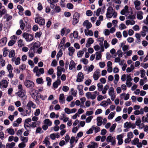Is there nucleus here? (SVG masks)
Listing matches in <instances>:
<instances>
[{
    "label": "nucleus",
    "instance_id": "4d7b16f0",
    "mask_svg": "<svg viewBox=\"0 0 148 148\" xmlns=\"http://www.w3.org/2000/svg\"><path fill=\"white\" fill-rule=\"evenodd\" d=\"M23 130V129L18 130L16 132V135L18 136H21L22 134Z\"/></svg>",
    "mask_w": 148,
    "mask_h": 148
},
{
    "label": "nucleus",
    "instance_id": "052dcab7",
    "mask_svg": "<svg viewBox=\"0 0 148 148\" xmlns=\"http://www.w3.org/2000/svg\"><path fill=\"white\" fill-rule=\"evenodd\" d=\"M100 105L101 106L105 107L108 105V104L107 103L106 101H103L100 103Z\"/></svg>",
    "mask_w": 148,
    "mask_h": 148
},
{
    "label": "nucleus",
    "instance_id": "7ed1b4c3",
    "mask_svg": "<svg viewBox=\"0 0 148 148\" xmlns=\"http://www.w3.org/2000/svg\"><path fill=\"white\" fill-rule=\"evenodd\" d=\"M79 14L77 12H75L73 16L72 24L73 25H75L78 22L79 19Z\"/></svg>",
    "mask_w": 148,
    "mask_h": 148
},
{
    "label": "nucleus",
    "instance_id": "de8ad7c7",
    "mask_svg": "<svg viewBox=\"0 0 148 148\" xmlns=\"http://www.w3.org/2000/svg\"><path fill=\"white\" fill-rule=\"evenodd\" d=\"M8 50L6 48L3 49V55L4 57H6L8 54Z\"/></svg>",
    "mask_w": 148,
    "mask_h": 148
},
{
    "label": "nucleus",
    "instance_id": "4468645a",
    "mask_svg": "<svg viewBox=\"0 0 148 148\" xmlns=\"http://www.w3.org/2000/svg\"><path fill=\"white\" fill-rule=\"evenodd\" d=\"M40 46V42L39 41H37L34 44L33 47H31V48L36 51L37 49L39 48Z\"/></svg>",
    "mask_w": 148,
    "mask_h": 148
},
{
    "label": "nucleus",
    "instance_id": "6e6552de",
    "mask_svg": "<svg viewBox=\"0 0 148 148\" xmlns=\"http://www.w3.org/2000/svg\"><path fill=\"white\" fill-rule=\"evenodd\" d=\"M31 113V109L26 107V109H24L23 112L21 113V114L23 116H27L30 115Z\"/></svg>",
    "mask_w": 148,
    "mask_h": 148
},
{
    "label": "nucleus",
    "instance_id": "f704fd0d",
    "mask_svg": "<svg viewBox=\"0 0 148 148\" xmlns=\"http://www.w3.org/2000/svg\"><path fill=\"white\" fill-rule=\"evenodd\" d=\"M15 145V143L14 142H12L11 143H7L6 148H13Z\"/></svg>",
    "mask_w": 148,
    "mask_h": 148
},
{
    "label": "nucleus",
    "instance_id": "dca6fc26",
    "mask_svg": "<svg viewBox=\"0 0 148 148\" xmlns=\"http://www.w3.org/2000/svg\"><path fill=\"white\" fill-rule=\"evenodd\" d=\"M61 82L60 78H57V80L53 84V86L55 88H57L58 86L61 84Z\"/></svg>",
    "mask_w": 148,
    "mask_h": 148
},
{
    "label": "nucleus",
    "instance_id": "5701e85b",
    "mask_svg": "<svg viewBox=\"0 0 148 148\" xmlns=\"http://www.w3.org/2000/svg\"><path fill=\"white\" fill-rule=\"evenodd\" d=\"M59 102L60 103L63 104L64 103L65 99L64 98V94H61L60 95L59 98Z\"/></svg>",
    "mask_w": 148,
    "mask_h": 148
},
{
    "label": "nucleus",
    "instance_id": "603ef678",
    "mask_svg": "<svg viewBox=\"0 0 148 148\" xmlns=\"http://www.w3.org/2000/svg\"><path fill=\"white\" fill-rule=\"evenodd\" d=\"M73 35L74 38H77L78 36V32L77 31H74L73 32V34H70V36H71Z\"/></svg>",
    "mask_w": 148,
    "mask_h": 148
},
{
    "label": "nucleus",
    "instance_id": "79ce46f5",
    "mask_svg": "<svg viewBox=\"0 0 148 148\" xmlns=\"http://www.w3.org/2000/svg\"><path fill=\"white\" fill-rule=\"evenodd\" d=\"M92 128L93 130H95V132L97 133L99 132L100 130V128L99 127H95V125H93L92 126Z\"/></svg>",
    "mask_w": 148,
    "mask_h": 148
},
{
    "label": "nucleus",
    "instance_id": "0e129e2a",
    "mask_svg": "<svg viewBox=\"0 0 148 148\" xmlns=\"http://www.w3.org/2000/svg\"><path fill=\"white\" fill-rule=\"evenodd\" d=\"M116 53L118 55V57H119L121 58L122 56L123 53L121 50H118L117 51Z\"/></svg>",
    "mask_w": 148,
    "mask_h": 148
},
{
    "label": "nucleus",
    "instance_id": "4c0bfd02",
    "mask_svg": "<svg viewBox=\"0 0 148 148\" xmlns=\"http://www.w3.org/2000/svg\"><path fill=\"white\" fill-rule=\"evenodd\" d=\"M103 85L100 83H98L97 84L98 90L99 91H102L103 89Z\"/></svg>",
    "mask_w": 148,
    "mask_h": 148
},
{
    "label": "nucleus",
    "instance_id": "c03bdc74",
    "mask_svg": "<svg viewBox=\"0 0 148 148\" xmlns=\"http://www.w3.org/2000/svg\"><path fill=\"white\" fill-rule=\"evenodd\" d=\"M18 46L19 47H21L24 45V43L23 42V40L20 39L18 42Z\"/></svg>",
    "mask_w": 148,
    "mask_h": 148
},
{
    "label": "nucleus",
    "instance_id": "a878e982",
    "mask_svg": "<svg viewBox=\"0 0 148 148\" xmlns=\"http://www.w3.org/2000/svg\"><path fill=\"white\" fill-rule=\"evenodd\" d=\"M5 61L3 59V57L2 55H0V64L2 67H3L5 66Z\"/></svg>",
    "mask_w": 148,
    "mask_h": 148
},
{
    "label": "nucleus",
    "instance_id": "a211bd4d",
    "mask_svg": "<svg viewBox=\"0 0 148 148\" xmlns=\"http://www.w3.org/2000/svg\"><path fill=\"white\" fill-rule=\"evenodd\" d=\"M83 25L84 26H86L87 29L90 28L92 26L91 24L89 22L88 20L84 21L83 23Z\"/></svg>",
    "mask_w": 148,
    "mask_h": 148
},
{
    "label": "nucleus",
    "instance_id": "09e8293b",
    "mask_svg": "<svg viewBox=\"0 0 148 148\" xmlns=\"http://www.w3.org/2000/svg\"><path fill=\"white\" fill-rule=\"evenodd\" d=\"M36 82L37 84H42L43 83V79L42 78H38L36 79Z\"/></svg>",
    "mask_w": 148,
    "mask_h": 148
},
{
    "label": "nucleus",
    "instance_id": "13d9d810",
    "mask_svg": "<svg viewBox=\"0 0 148 148\" xmlns=\"http://www.w3.org/2000/svg\"><path fill=\"white\" fill-rule=\"evenodd\" d=\"M6 13V10L5 9H3L1 11L0 10V18L1 17L2 15Z\"/></svg>",
    "mask_w": 148,
    "mask_h": 148
},
{
    "label": "nucleus",
    "instance_id": "9b49d317",
    "mask_svg": "<svg viewBox=\"0 0 148 148\" xmlns=\"http://www.w3.org/2000/svg\"><path fill=\"white\" fill-rule=\"evenodd\" d=\"M31 107L34 109H35L36 108L37 106L32 101H30L27 103L26 105V107L31 109Z\"/></svg>",
    "mask_w": 148,
    "mask_h": 148
},
{
    "label": "nucleus",
    "instance_id": "58836bf2",
    "mask_svg": "<svg viewBox=\"0 0 148 148\" xmlns=\"http://www.w3.org/2000/svg\"><path fill=\"white\" fill-rule=\"evenodd\" d=\"M20 139L21 140V141L23 142H24L25 143L27 142L28 140V138L27 137H24L23 136H21L20 138Z\"/></svg>",
    "mask_w": 148,
    "mask_h": 148
},
{
    "label": "nucleus",
    "instance_id": "ea45409f",
    "mask_svg": "<svg viewBox=\"0 0 148 148\" xmlns=\"http://www.w3.org/2000/svg\"><path fill=\"white\" fill-rule=\"evenodd\" d=\"M55 10L56 13H59L61 11V9L59 6L56 5L55 8Z\"/></svg>",
    "mask_w": 148,
    "mask_h": 148
},
{
    "label": "nucleus",
    "instance_id": "2f4dec72",
    "mask_svg": "<svg viewBox=\"0 0 148 148\" xmlns=\"http://www.w3.org/2000/svg\"><path fill=\"white\" fill-rule=\"evenodd\" d=\"M19 24L20 25V28L22 30H23L24 29L25 27V24L23 22V20L22 19H21L19 21Z\"/></svg>",
    "mask_w": 148,
    "mask_h": 148
},
{
    "label": "nucleus",
    "instance_id": "37998d69",
    "mask_svg": "<svg viewBox=\"0 0 148 148\" xmlns=\"http://www.w3.org/2000/svg\"><path fill=\"white\" fill-rule=\"evenodd\" d=\"M141 123V120L140 118H137L136 119V123H135V127H136V125L138 126L140 125V124Z\"/></svg>",
    "mask_w": 148,
    "mask_h": 148
},
{
    "label": "nucleus",
    "instance_id": "5fc2aeb1",
    "mask_svg": "<svg viewBox=\"0 0 148 148\" xmlns=\"http://www.w3.org/2000/svg\"><path fill=\"white\" fill-rule=\"evenodd\" d=\"M84 53V52L82 51H79L77 53V56L78 57L81 58L83 55Z\"/></svg>",
    "mask_w": 148,
    "mask_h": 148
},
{
    "label": "nucleus",
    "instance_id": "20e7f679",
    "mask_svg": "<svg viewBox=\"0 0 148 148\" xmlns=\"http://www.w3.org/2000/svg\"><path fill=\"white\" fill-rule=\"evenodd\" d=\"M17 94L19 97L21 98L23 101L25 100L26 99L27 96L26 95V90H23L22 91H18Z\"/></svg>",
    "mask_w": 148,
    "mask_h": 148
},
{
    "label": "nucleus",
    "instance_id": "423d86ee",
    "mask_svg": "<svg viewBox=\"0 0 148 148\" xmlns=\"http://www.w3.org/2000/svg\"><path fill=\"white\" fill-rule=\"evenodd\" d=\"M124 127L127 129L131 128L133 129L135 128L134 123H132L130 122H126L124 124Z\"/></svg>",
    "mask_w": 148,
    "mask_h": 148
},
{
    "label": "nucleus",
    "instance_id": "9d476101",
    "mask_svg": "<svg viewBox=\"0 0 148 148\" xmlns=\"http://www.w3.org/2000/svg\"><path fill=\"white\" fill-rule=\"evenodd\" d=\"M124 134H121L118 135L116 137V139L118 140V144L119 145H121L123 142V140L122 138L124 137Z\"/></svg>",
    "mask_w": 148,
    "mask_h": 148
},
{
    "label": "nucleus",
    "instance_id": "8fccbe9b",
    "mask_svg": "<svg viewBox=\"0 0 148 148\" xmlns=\"http://www.w3.org/2000/svg\"><path fill=\"white\" fill-rule=\"evenodd\" d=\"M46 80L47 82V85L50 86L51 84V78L49 77L46 78Z\"/></svg>",
    "mask_w": 148,
    "mask_h": 148
},
{
    "label": "nucleus",
    "instance_id": "c9c22d12",
    "mask_svg": "<svg viewBox=\"0 0 148 148\" xmlns=\"http://www.w3.org/2000/svg\"><path fill=\"white\" fill-rule=\"evenodd\" d=\"M44 123L45 124H46L48 126H51L52 125V122L49 119H46L45 120Z\"/></svg>",
    "mask_w": 148,
    "mask_h": 148
},
{
    "label": "nucleus",
    "instance_id": "aec40b11",
    "mask_svg": "<svg viewBox=\"0 0 148 148\" xmlns=\"http://www.w3.org/2000/svg\"><path fill=\"white\" fill-rule=\"evenodd\" d=\"M69 51V55L70 56H72L75 52V50L73 47H70L68 49Z\"/></svg>",
    "mask_w": 148,
    "mask_h": 148
},
{
    "label": "nucleus",
    "instance_id": "72a5a7b5",
    "mask_svg": "<svg viewBox=\"0 0 148 148\" xmlns=\"http://www.w3.org/2000/svg\"><path fill=\"white\" fill-rule=\"evenodd\" d=\"M6 131L7 132L11 135H13L15 133L14 130L11 128H8L7 129Z\"/></svg>",
    "mask_w": 148,
    "mask_h": 148
},
{
    "label": "nucleus",
    "instance_id": "f257e3e1",
    "mask_svg": "<svg viewBox=\"0 0 148 148\" xmlns=\"http://www.w3.org/2000/svg\"><path fill=\"white\" fill-rule=\"evenodd\" d=\"M36 23H38L40 26H43L45 24V20L41 17H37L35 19Z\"/></svg>",
    "mask_w": 148,
    "mask_h": 148
},
{
    "label": "nucleus",
    "instance_id": "49530a36",
    "mask_svg": "<svg viewBox=\"0 0 148 148\" xmlns=\"http://www.w3.org/2000/svg\"><path fill=\"white\" fill-rule=\"evenodd\" d=\"M116 125V123H114L112 125L110 129V132H113L115 130Z\"/></svg>",
    "mask_w": 148,
    "mask_h": 148
},
{
    "label": "nucleus",
    "instance_id": "b1692460",
    "mask_svg": "<svg viewBox=\"0 0 148 148\" xmlns=\"http://www.w3.org/2000/svg\"><path fill=\"white\" fill-rule=\"evenodd\" d=\"M83 86L81 85H78L77 87V88L79 91V94L80 95H83Z\"/></svg>",
    "mask_w": 148,
    "mask_h": 148
},
{
    "label": "nucleus",
    "instance_id": "cd10ccee",
    "mask_svg": "<svg viewBox=\"0 0 148 148\" xmlns=\"http://www.w3.org/2000/svg\"><path fill=\"white\" fill-rule=\"evenodd\" d=\"M143 13L142 11H139L137 14V19L140 20L142 19L143 18Z\"/></svg>",
    "mask_w": 148,
    "mask_h": 148
},
{
    "label": "nucleus",
    "instance_id": "f8f14e48",
    "mask_svg": "<svg viewBox=\"0 0 148 148\" xmlns=\"http://www.w3.org/2000/svg\"><path fill=\"white\" fill-rule=\"evenodd\" d=\"M84 75L82 72H79L78 74L76 81L78 82H82L84 79Z\"/></svg>",
    "mask_w": 148,
    "mask_h": 148
},
{
    "label": "nucleus",
    "instance_id": "c756f323",
    "mask_svg": "<svg viewBox=\"0 0 148 148\" xmlns=\"http://www.w3.org/2000/svg\"><path fill=\"white\" fill-rule=\"evenodd\" d=\"M15 55V51L12 49L9 52L8 56L10 58L14 57Z\"/></svg>",
    "mask_w": 148,
    "mask_h": 148
},
{
    "label": "nucleus",
    "instance_id": "7c9ffc66",
    "mask_svg": "<svg viewBox=\"0 0 148 148\" xmlns=\"http://www.w3.org/2000/svg\"><path fill=\"white\" fill-rule=\"evenodd\" d=\"M75 64L74 61L72 60L70 62V64L69 65V69L70 70H72L75 67Z\"/></svg>",
    "mask_w": 148,
    "mask_h": 148
},
{
    "label": "nucleus",
    "instance_id": "3c124183",
    "mask_svg": "<svg viewBox=\"0 0 148 148\" xmlns=\"http://www.w3.org/2000/svg\"><path fill=\"white\" fill-rule=\"evenodd\" d=\"M7 69L8 71V72L12 71L13 68L12 67V65L10 64H9L7 66Z\"/></svg>",
    "mask_w": 148,
    "mask_h": 148
},
{
    "label": "nucleus",
    "instance_id": "1a4fd4ad",
    "mask_svg": "<svg viewBox=\"0 0 148 148\" xmlns=\"http://www.w3.org/2000/svg\"><path fill=\"white\" fill-rule=\"evenodd\" d=\"M107 10V11L106 14V17L108 18H110L112 16V12L113 9L112 7H109Z\"/></svg>",
    "mask_w": 148,
    "mask_h": 148
},
{
    "label": "nucleus",
    "instance_id": "a19ab883",
    "mask_svg": "<svg viewBox=\"0 0 148 148\" xmlns=\"http://www.w3.org/2000/svg\"><path fill=\"white\" fill-rule=\"evenodd\" d=\"M96 59L97 60H99L101 58V55L100 52H96Z\"/></svg>",
    "mask_w": 148,
    "mask_h": 148
},
{
    "label": "nucleus",
    "instance_id": "473e14b6",
    "mask_svg": "<svg viewBox=\"0 0 148 148\" xmlns=\"http://www.w3.org/2000/svg\"><path fill=\"white\" fill-rule=\"evenodd\" d=\"M109 89V86L108 85H106L103 88V89L102 90V94H105L107 90L108 89Z\"/></svg>",
    "mask_w": 148,
    "mask_h": 148
},
{
    "label": "nucleus",
    "instance_id": "c85d7f7f",
    "mask_svg": "<svg viewBox=\"0 0 148 148\" xmlns=\"http://www.w3.org/2000/svg\"><path fill=\"white\" fill-rule=\"evenodd\" d=\"M84 32L85 35L86 36L89 35L90 36H92L93 35V32L91 30H87L86 29L84 30Z\"/></svg>",
    "mask_w": 148,
    "mask_h": 148
},
{
    "label": "nucleus",
    "instance_id": "4be33fe9",
    "mask_svg": "<svg viewBox=\"0 0 148 148\" xmlns=\"http://www.w3.org/2000/svg\"><path fill=\"white\" fill-rule=\"evenodd\" d=\"M36 51L33 49L31 48L29 49L28 52V55L29 57L30 58H32L34 56L35 53Z\"/></svg>",
    "mask_w": 148,
    "mask_h": 148
},
{
    "label": "nucleus",
    "instance_id": "680f3d73",
    "mask_svg": "<svg viewBox=\"0 0 148 148\" xmlns=\"http://www.w3.org/2000/svg\"><path fill=\"white\" fill-rule=\"evenodd\" d=\"M65 0H61L60 5L62 7L64 8L65 6V3L64 2Z\"/></svg>",
    "mask_w": 148,
    "mask_h": 148
},
{
    "label": "nucleus",
    "instance_id": "a18cd8bd",
    "mask_svg": "<svg viewBox=\"0 0 148 148\" xmlns=\"http://www.w3.org/2000/svg\"><path fill=\"white\" fill-rule=\"evenodd\" d=\"M139 141V140L138 138H135L134 139L131 141V143L133 145H136L138 143Z\"/></svg>",
    "mask_w": 148,
    "mask_h": 148
},
{
    "label": "nucleus",
    "instance_id": "39448f33",
    "mask_svg": "<svg viewBox=\"0 0 148 148\" xmlns=\"http://www.w3.org/2000/svg\"><path fill=\"white\" fill-rule=\"evenodd\" d=\"M25 85L27 88H33L34 86V84L32 81L27 80L24 82Z\"/></svg>",
    "mask_w": 148,
    "mask_h": 148
},
{
    "label": "nucleus",
    "instance_id": "f3484780",
    "mask_svg": "<svg viewBox=\"0 0 148 148\" xmlns=\"http://www.w3.org/2000/svg\"><path fill=\"white\" fill-rule=\"evenodd\" d=\"M134 3L135 5V7L136 9L137 10H139L141 9L140 5L141 4L140 1L136 0L134 1Z\"/></svg>",
    "mask_w": 148,
    "mask_h": 148
},
{
    "label": "nucleus",
    "instance_id": "6ab92c4d",
    "mask_svg": "<svg viewBox=\"0 0 148 148\" xmlns=\"http://www.w3.org/2000/svg\"><path fill=\"white\" fill-rule=\"evenodd\" d=\"M100 76V73L99 71H95L93 75V78L95 80H98Z\"/></svg>",
    "mask_w": 148,
    "mask_h": 148
},
{
    "label": "nucleus",
    "instance_id": "e433bc0d",
    "mask_svg": "<svg viewBox=\"0 0 148 148\" xmlns=\"http://www.w3.org/2000/svg\"><path fill=\"white\" fill-rule=\"evenodd\" d=\"M49 140V139L47 137H46L44 140L42 142V143L45 144V145L47 146L50 145V143Z\"/></svg>",
    "mask_w": 148,
    "mask_h": 148
},
{
    "label": "nucleus",
    "instance_id": "2eb2a0df",
    "mask_svg": "<svg viewBox=\"0 0 148 148\" xmlns=\"http://www.w3.org/2000/svg\"><path fill=\"white\" fill-rule=\"evenodd\" d=\"M47 1L50 4L51 8L53 9L55 6L54 3L58 2V0H47Z\"/></svg>",
    "mask_w": 148,
    "mask_h": 148
},
{
    "label": "nucleus",
    "instance_id": "bb28decb",
    "mask_svg": "<svg viewBox=\"0 0 148 148\" xmlns=\"http://www.w3.org/2000/svg\"><path fill=\"white\" fill-rule=\"evenodd\" d=\"M115 92L113 87H110L108 90V94L110 96L115 95Z\"/></svg>",
    "mask_w": 148,
    "mask_h": 148
},
{
    "label": "nucleus",
    "instance_id": "774afa93",
    "mask_svg": "<svg viewBox=\"0 0 148 148\" xmlns=\"http://www.w3.org/2000/svg\"><path fill=\"white\" fill-rule=\"evenodd\" d=\"M114 116V114L113 112H111L108 117V119H112Z\"/></svg>",
    "mask_w": 148,
    "mask_h": 148
},
{
    "label": "nucleus",
    "instance_id": "393cba45",
    "mask_svg": "<svg viewBox=\"0 0 148 148\" xmlns=\"http://www.w3.org/2000/svg\"><path fill=\"white\" fill-rule=\"evenodd\" d=\"M7 39L6 37H4L0 40V43L2 46H5L7 42Z\"/></svg>",
    "mask_w": 148,
    "mask_h": 148
},
{
    "label": "nucleus",
    "instance_id": "e2e57ef3",
    "mask_svg": "<svg viewBox=\"0 0 148 148\" xmlns=\"http://www.w3.org/2000/svg\"><path fill=\"white\" fill-rule=\"evenodd\" d=\"M5 16L7 18V21H9L12 19V16L9 15L7 14H6L5 15Z\"/></svg>",
    "mask_w": 148,
    "mask_h": 148
},
{
    "label": "nucleus",
    "instance_id": "bf43d9fd",
    "mask_svg": "<svg viewBox=\"0 0 148 148\" xmlns=\"http://www.w3.org/2000/svg\"><path fill=\"white\" fill-rule=\"evenodd\" d=\"M26 146L25 143L24 142H22L19 144L18 147L19 148H24Z\"/></svg>",
    "mask_w": 148,
    "mask_h": 148
},
{
    "label": "nucleus",
    "instance_id": "0eeeda50",
    "mask_svg": "<svg viewBox=\"0 0 148 148\" xmlns=\"http://www.w3.org/2000/svg\"><path fill=\"white\" fill-rule=\"evenodd\" d=\"M9 82L6 80L3 79L0 82V88H6L8 85Z\"/></svg>",
    "mask_w": 148,
    "mask_h": 148
},
{
    "label": "nucleus",
    "instance_id": "864d4df0",
    "mask_svg": "<svg viewBox=\"0 0 148 148\" xmlns=\"http://www.w3.org/2000/svg\"><path fill=\"white\" fill-rule=\"evenodd\" d=\"M114 139L112 136H109L107 138L106 141L108 143L110 142Z\"/></svg>",
    "mask_w": 148,
    "mask_h": 148
},
{
    "label": "nucleus",
    "instance_id": "f03ea898",
    "mask_svg": "<svg viewBox=\"0 0 148 148\" xmlns=\"http://www.w3.org/2000/svg\"><path fill=\"white\" fill-rule=\"evenodd\" d=\"M22 36L27 42H30L32 41L34 38V37L32 35L29 34L26 32L23 33Z\"/></svg>",
    "mask_w": 148,
    "mask_h": 148
},
{
    "label": "nucleus",
    "instance_id": "6e6d98bb",
    "mask_svg": "<svg viewBox=\"0 0 148 148\" xmlns=\"http://www.w3.org/2000/svg\"><path fill=\"white\" fill-rule=\"evenodd\" d=\"M36 133L41 134L43 133V131L42 130V128L40 127H38L36 131Z\"/></svg>",
    "mask_w": 148,
    "mask_h": 148
},
{
    "label": "nucleus",
    "instance_id": "338daca9",
    "mask_svg": "<svg viewBox=\"0 0 148 148\" xmlns=\"http://www.w3.org/2000/svg\"><path fill=\"white\" fill-rule=\"evenodd\" d=\"M142 121L143 123H148V117H145V116H143L142 117Z\"/></svg>",
    "mask_w": 148,
    "mask_h": 148
},
{
    "label": "nucleus",
    "instance_id": "412c9836",
    "mask_svg": "<svg viewBox=\"0 0 148 148\" xmlns=\"http://www.w3.org/2000/svg\"><path fill=\"white\" fill-rule=\"evenodd\" d=\"M120 97L121 99H123V97L125 100H127L129 98L130 95L128 93L126 95L125 93H123L121 95Z\"/></svg>",
    "mask_w": 148,
    "mask_h": 148
},
{
    "label": "nucleus",
    "instance_id": "69168bd1",
    "mask_svg": "<svg viewBox=\"0 0 148 148\" xmlns=\"http://www.w3.org/2000/svg\"><path fill=\"white\" fill-rule=\"evenodd\" d=\"M93 118L92 116H90L88 117L86 119V121L87 123H90Z\"/></svg>",
    "mask_w": 148,
    "mask_h": 148
},
{
    "label": "nucleus",
    "instance_id": "ddd939ff",
    "mask_svg": "<svg viewBox=\"0 0 148 148\" xmlns=\"http://www.w3.org/2000/svg\"><path fill=\"white\" fill-rule=\"evenodd\" d=\"M86 96L88 99H95L96 97L95 95H92L91 92H88L86 93Z\"/></svg>",
    "mask_w": 148,
    "mask_h": 148
}]
</instances>
